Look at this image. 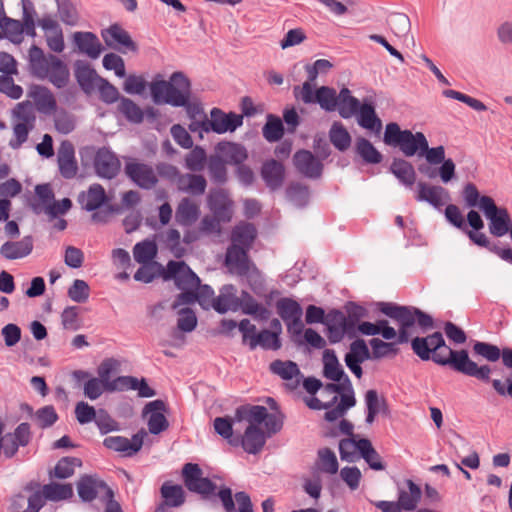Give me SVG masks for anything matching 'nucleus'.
<instances>
[{
	"label": "nucleus",
	"instance_id": "nucleus-50",
	"mask_svg": "<svg viewBox=\"0 0 512 512\" xmlns=\"http://www.w3.org/2000/svg\"><path fill=\"white\" fill-rule=\"evenodd\" d=\"M339 94L334 88L321 86L316 90V101L320 107L327 111H335L338 106Z\"/></svg>",
	"mask_w": 512,
	"mask_h": 512
},
{
	"label": "nucleus",
	"instance_id": "nucleus-6",
	"mask_svg": "<svg viewBox=\"0 0 512 512\" xmlns=\"http://www.w3.org/2000/svg\"><path fill=\"white\" fill-rule=\"evenodd\" d=\"M234 418L237 421L253 422L258 426L263 423L268 437L279 432L283 426L280 413H269L266 407L260 405H242L236 409Z\"/></svg>",
	"mask_w": 512,
	"mask_h": 512
},
{
	"label": "nucleus",
	"instance_id": "nucleus-26",
	"mask_svg": "<svg viewBox=\"0 0 512 512\" xmlns=\"http://www.w3.org/2000/svg\"><path fill=\"white\" fill-rule=\"evenodd\" d=\"M73 41L81 53L92 59L98 58L103 49L98 37L92 32H75Z\"/></svg>",
	"mask_w": 512,
	"mask_h": 512
},
{
	"label": "nucleus",
	"instance_id": "nucleus-41",
	"mask_svg": "<svg viewBox=\"0 0 512 512\" xmlns=\"http://www.w3.org/2000/svg\"><path fill=\"white\" fill-rule=\"evenodd\" d=\"M391 172L406 187L411 188L416 180L413 165L407 160L395 158L390 166Z\"/></svg>",
	"mask_w": 512,
	"mask_h": 512
},
{
	"label": "nucleus",
	"instance_id": "nucleus-2",
	"mask_svg": "<svg viewBox=\"0 0 512 512\" xmlns=\"http://www.w3.org/2000/svg\"><path fill=\"white\" fill-rule=\"evenodd\" d=\"M182 478L185 487L190 492L200 495L202 500L215 501L216 497H219L226 512H235L232 490L229 487H222L217 492V485L209 478L203 477V471L198 464L186 463L182 468ZM235 500L239 512H253L250 496L246 492H237Z\"/></svg>",
	"mask_w": 512,
	"mask_h": 512
},
{
	"label": "nucleus",
	"instance_id": "nucleus-53",
	"mask_svg": "<svg viewBox=\"0 0 512 512\" xmlns=\"http://www.w3.org/2000/svg\"><path fill=\"white\" fill-rule=\"evenodd\" d=\"M44 496L47 500L60 501L67 500L73 496L71 484H61L52 482L43 486Z\"/></svg>",
	"mask_w": 512,
	"mask_h": 512
},
{
	"label": "nucleus",
	"instance_id": "nucleus-48",
	"mask_svg": "<svg viewBox=\"0 0 512 512\" xmlns=\"http://www.w3.org/2000/svg\"><path fill=\"white\" fill-rule=\"evenodd\" d=\"M365 403L367 408L366 423L372 424L376 416L387 409L386 400L379 398L376 390H368L365 394Z\"/></svg>",
	"mask_w": 512,
	"mask_h": 512
},
{
	"label": "nucleus",
	"instance_id": "nucleus-59",
	"mask_svg": "<svg viewBox=\"0 0 512 512\" xmlns=\"http://www.w3.org/2000/svg\"><path fill=\"white\" fill-rule=\"evenodd\" d=\"M369 359H372L371 352L366 342L363 339H356L350 344L349 352L346 353L344 361L363 363Z\"/></svg>",
	"mask_w": 512,
	"mask_h": 512
},
{
	"label": "nucleus",
	"instance_id": "nucleus-13",
	"mask_svg": "<svg viewBox=\"0 0 512 512\" xmlns=\"http://www.w3.org/2000/svg\"><path fill=\"white\" fill-rule=\"evenodd\" d=\"M147 435L144 429H141L138 433L128 439L123 436H109L103 441V445L111 450L117 452H124L126 455H132L138 452L143 445L144 437Z\"/></svg>",
	"mask_w": 512,
	"mask_h": 512
},
{
	"label": "nucleus",
	"instance_id": "nucleus-28",
	"mask_svg": "<svg viewBox=\"0 0 512 512\" xmlns=\"http://www.w3.org/2000/svg\"><path fill=\"white\" fill-rule=\"evenodd\" d=\"M29 96L33 99L37 110L41 113L50 114L57 108L53 93L45 86H32L29 91Z\"/></svg>",
	"mask_w": 512,
	"mask_h": 512
},
{
	"label": "nucleus",
	"instance_id": "nucleus-38",
	"mask_svg": "<svg viewBox=\"0 0 512 512\" xmlns=\"http://www.w3.org/2000/svg\"><path fill=\"white\" fill-rule=\"evenodd\" d=\"M343 316L344 313L337 309H333L326 314L324 325L330 343H339L344 338Z\"/></svg>",
	"mask_w": 512,
	"mask_h": 512
},
{
	"label": "nucleus",
	"instance_id": "nucleus-12",
	"mask_svg": "<svg viewBox=\"0 0 512 512\" xmlns=\"http://www.w3.org/2000/svg\"><path fill=\"white\" fill-rule=\"evenodd\" d=\"M77 490L82 501L91 502L101 492H104L103 500H105L107 498V490L112 489L96 475H83L77 483Z\"/></svg>",
	"mask_w": 512,
	"mask_h": 512
},
{
	"label": "nucleus",
	"instance_id": "nucleus-18",
	"mask_svg": "<svg viewBox=\"0 0 512 512\" xmlns=\"http://www.w3.org/2000/svg\"><path fill=\"white\" fill-rule=\"evenodd\" d=\"M270 371L278 375L280 378L286 381H290L287 383L289 389L294 390L300 384L301 372L298 365L290 360L282 361V360H274L269 365Z\"/></svg>",
	"mask_w": 512,
	"mask_h": 512
},
{
	"label": "nucleus",
	"instance_id": "nucleus-23",
	"mask_svg": "<svg viewBox=\"0 0 512 512\" xmlns=\"http://www.w3.org/2000/svg\"><path fill=\"white\" fill-rule=\"evenodd\" d=\"M323 366V375L325 378L334 382H340L341 380H344L348 387L351 388V381L340 365L334 350H324Z\"/></svg>",
	"mask_w": 512,
	"mask_h": 512
},
{
	"label": "nucleus",
	"instance_id": "nucleus-51",
	"mask_svg": "<svg viewBox=\"0 0 512 512\" xmlns=\"http://www.w3.org/2000/svg\"><path fill=\"white\" fill-rule=\"evenodd\" d=\"M360 455L373 470H383L385 468L382 463L381 456L374 449L369 439H360Z\"/></svg>",
	"mask_w": 512,
	"mask_h": 512
},
{
	"label": "nucleus",
	"instance_id": "nucleus-60",
	"mask_svg": "<svg viewBox=\"0 0 512 512\" xmlns=\"http://www.w3.org/2000/svg\"><path fill=\"white\" fill-rule=\"evenodd\" d=\"M118 109L129 122L138 124L144 119L142 109L129 98L122 97Z\"/></svg>",
	"mask_w": 512,
	"mask_h": 512
},
{
	"label": "nucleus",
	"instance_id": "nucleus-39",
	"mask_svg": "<svg viewBox=\"0 0 512 512\" xmlns=\"http://www.w3.org/2000/svg\"><path fill=\"white\" fill-rule=\"evenodd\" d=\"M357 114L358 124L367 130L379 133L382 129V121L377 116L372 104L363 103L360 105Z\"/></svg>",
	"mask_w": 512,
	"mask_h": 512
},
{
	"label": "nucleus",
	"instance_id": "nucleus-17",
	"mask_svg": "<svg viewBox=\"0 0 512 512\" xmlns=\"http://www.w3.org/2000/svg\"><path fill=\"white\" fill-rule=\"evenodd\" d=\"M165 411L166 404L162 400H154L145 405L144 413H150L148 429L151 434L157 435L168 428L169 423L163 413Z\"/></svg>",
	"mask_w": 512,
	"mask_h": 512
},
{
	"label": "nucleus",
	"instance_id": "nucleus-4",
	"mask_svg": "<svg viewBox=\"0 0 512 512\" xmlns=\"http://www.w3.org/2000/svg\"><path fill=\"white\" fill-rule=\"evenodd\" d=\"M29 70L34 77L48 79L56 88H64L70 78L67 65L53 54H44L43 50L32 45L29 49Z\"/></svg>",
	"mask_w": 512,
	"mask_h": 512
},
{
	"label": "nucleus",
	"instance_id": "nucleus-61",
	"mask_svg": "<svg viewBox=\"0 0 512 512\" xmlns=\"http://www.w3.org/2000/svg\"><path fill=\"white\" fill-rule=\"evenodd\" d=\"M317 465L320 471L328 474H335L339 465L335 453L330 448L318 450Z\"/></svg>",
	"mask_w": 512,
	"mask_h": 512
},
{
	"label": "nucleus",
	"instance_id": "nucleus-30",
	"mask_svg": "<svg viewBox=\"0 0 512 512\" xmlns=\"http://www.w3.org/2000/svg\"><path fill=\"white\" fill-rule=\"evenodd\" d=\"M466 235L469 239L479 247L486 248L490 252L497 255L503 261L512 265V249L511 248H501L497 244H493L490 242L488 237L479 231L466 230Z\"/></svg>",
	"mask_w": 512,
	"mask_h": 512
},
{
	"label": "nucleus",
	"instance_id": "nucleus-54",
	"mask_svg": "<svg viewBox=\"0 0 512 512\" xmlns=\"http://www.w3.org/2000/svg\"><path fill=\"white\" fill-rule=\"evenodd\" d=\"M0 28L5 36L13 43H21L23 40L24 27L19 20L4 17L0 20Z\"/></svg>",
	"mask_w": 512,
	"mask_h": 512
},
{
	"label": "nucleus",
	"instance_id": "nucleus-42",
	"mask_svg": "<svg viewBox=\"0 0 512 512\" xmlns=\"http://www.w3.org/2000/svg\"><path fill=\"white\" fill-rule=\"evenodd\" d=\"M217 151L227 162L236 165H241L248 157L245 147L233 142H220L217 145Z\"/></svg>",
	"mask_w": 512,
	"mask_h": 512
},
{
	"label": "nucleus",
	"instance_id": "nucleus-56",
	"mask_svg": "<svg viewBox=\"0 0 512 512\" xmlns=\"http://www.w3.org/2000/svg\"><path fill=\"white\" fill-rule=\"evenodd\" d=\"M133 255L136 262L148 264L156 257L157 246L153 241L144 240L134 246Z\"/></svg>",
	"mask_w": 512,
	"mask_h": 512
},
{
	"label": "nucleus",
	"instance_id": "nucleus-36",
	"mask_svg": "<svg viewBox=\"0 0 512 512\" xmlns=\"http://www.w3.org/2000/svg\"><path fill=\"white\" fill-rule=\"evenodd\" d=\"M164 501L158 505V510L165 511L166 507H179L185 502V493L182 486L165 482L160 489Z\"/></svg>",
	"mask_w": 512,
	"mask_h": 512
},
{
	"label": "nucleus",
	"instance_id": "nucleus-16",
	"mask_svg": "<svg viewBox=\"0 0 512 512\" xmlns=\"http://www.w3.org/2000/svg\"><path fill=\"white\" fill-rule=\"evenodd\" d=\"M249 249L230 245L226 251L225 264L229 270L239 276H245L250 270V261L248 257Z\"/></svg>",
	"mask_w": 512,
	"mask_h": 512
},
{
	"label": "nucleus",
	"instance_id": "nucleus-10",
	"mask_svg": "<svg viewBox=\"0 0 512 512\" xmlns=\"http://www.w3.org/2000/svg\"><path fill=\"white\" fill-rule=\"evenodd\" d=\"M125 174L142 189H152L158 183L154 168L146 163L131 160L125 164Z\"/></svg>",
	"mask_w": 512,
	"mask_h": 512
},
{
	"label": "nucleus",
	"instance_id": "nucleus-14",
	"mask_svg": "<svg viewBox=\"0 0 512 512\" xmlns=\"http://www.w3.org/2000/svg\"><path fill=\"white\" fill-rule=\"evenodd\" d=\"M207 203L213 215L222 220L223 223L231 220L233 214V202L225 190H212L208 195Z\"/></svg>",
	"mask_w": 512,
	"mask_h": 512
},
{
	"label": "nucleus",
	"instance_id": "nucleus-8",
	"mask_svg": "<svg viewBox=\"0 0 512 512\" xmlns=\"http://www.w3.org/2000/svg\"><path fill=\"white\" fill-rule=\"evenodd\" d=\"M161 275L164 280H174L181 293L194 291L200 284L199 277L183 261L170 260L166 269H162Z\"/></svg>",
	"mask_w": 512,
	"mask_h": 512
},
{
	"label": "nucleus",
	"instance_id": "nucleus-24",
	"mask_svg": "<svg viewBox=\"0 0 512 512\" xmlns=\"http://www.w3.org/2000/svg\"><path fill=\"white\" fill-rule=\"evenodd\" d=\"M107 201L105 189L97 183L90 185L87 191L81 192L78 196L81 207L89 212L98 210Z\"/></svg>",
	"mask_w": 512,
	"mask_h": 512
},
{
	"label": "nucleus",
	"instance_id": "nucleus-63",
	"mask_svg": "<svg viewBox=\"0 0 512 512\" xmlns=\"http://www.w3.org/2000/svg\"><path fill=\"white\" fill-rule=\"evenodd\" d=\"M58 14L61 21L69 26H75L78 23V12L70 0H56Z\"/></svg>",
	"mask_w": 512,
	"mask_h": 512
},
{
	"label": "nucleus",
	"instance_id": "nucleus-32",
	"mask_svg": "<svg viewBox=\"0 0 512 512\" xmlns=\"http://www.w3.org/2000/svg\"><path fill=\"white\" fill-rule=\"evenodd\" d=\"M417 187V201L428 202L432 206L438 208L444 204L443 198H448V192L442 186L429 185L425 182H419Z\"/></svg>",
	"mask_w": 512,
	"mask_h": 512
},
{
	"label": "nucleus",
	"instance_id": "nucleus-34",
	"mask_svg": "<svg viewBox=\"0 0 512 512\" xmlns=\"http://www.w3.org/2000/svg\"><path fill=\"white\" fill-rule=\"evenodd\" d=\"M207 181L204 176L194 173H185L179 176L178 190L193 196H201L205 193Z\"/></svg>",
	"mask_w": 512,
	"mask_h": 512
},
{
	"label": "nucleus",
	"instance_id": "nucleus-7",
	"mask_svg": "<svg viewBox=\"0 0 512 512\" xmlns=\"http://www.w3.org/2000/svg\"><path fill=\"white\" fill-rule=\"evenodd\" d=\"M479 209L489 220V232L495 237H502L511 230V218L508 210L497 207L492 197L483 195L480 199Z\"/></svg>",
	"mask_w": 512,
	"mask_h": 512
},
{
	"label": "nucleus",
	"instance_id": "nucleus-40",
	"mask_svg": "<svg viewBox=\"0 0 512 512\" xmlns=\"http://www.w3.org/2000/svg\"><path fill=\"white\" fill-rule=\"evenodd\" d=\"M407 490L401 489L398 493V503L401 509L413 511L420 501L422 492L420 487L411 479L406 480Z\"/></svg>",
	"mask_w": 512,
	"mask_h": 512
},
{
	"label": "nucleus",
	"instance_id": "nucleus-64",
	"mask_svg": "<svg viewBox=\"0 0 512 512\" xmlns=\"http://www.w3.org/2000/svg\"><path fill=\"white\" fill-rule=\"evenodd\" d=\"M287 198L298 207H303L309 200V190L306 185L292 183L286 190Z\"/></svg>",
	"mask_w": 512,
	"mask_h": 512
},
{
	"label": "nucleus",
	"instance_id": "nucleus-45",
	"mask_svg": "<svg viewBox=\"0 0 512 512\" xmlns=\"http://www.w3.org/2000/svg\"><path fill=\"white\" fill-rule=\"evenodd\" d=\"M257 346L265 350H278L281 348V340L268 329L260 331L257 335H252L249 341V347L254 350Z\"/></svg>",
	"mask_w": 512,
	"mask_h": 512
},
{
	"label": "nucleus",
	"instance_id": "nucleus-35",
	"mask_svg": "<svg viewBox=\"0 0 512 512\" xmlns=\"http://www.w3.org/2000/svg\"><path fill=\"white\" fill-rule=\"evenodd\" d=\"M213 308L218 313L237 311L240 308L239 297L236 296V288L233 285H224L218 297L215 298Z\"/></svg>",
	"mask_w": 512,
	"mask_h": 512
},
{
	"label": "nucleus",
	"instance_id": "nucleus-3",
	"mask_svg": "<svg viewBox=\"0 0 512 512\" xmlns=\"http://www.w3.org/2000/svg\"><path fill=\"white\" fill-rule=\"evenodd\" d=\"M377 307L381 313L397 322L399 326L397 343L399 344L410 341L415 324L423 332L434 328L432 316L417 307L402 306L393 302H379ZM379 330V334L386 340H392L397 336L396 330L391 326Z\"/></svg>",
	"mask_w": 512,
	"mask_h": 512
},
{
	"label": "nucleus",
	"instance_id": "nucleus-37",
	"mask_svg": "<svg viewBox=\"0 0 512 512\" xmlns=\"http://www.w3.org/2000/svg\"><path fill=\"white\" fill-rule=\"evenodd\" d=\"M241 311L246 315H251L259 321H267L271 315V311L262 304L258 303L248 292L242 291L239 297Z\"/></svg>",
	"mask_w": 512,
	"mask_h": 512
},
{
	"label": "nucleus",
	"instance_id": "nucleus-57",
	"mask_svg": "<svg viewBox=\"0 0 512 512\" xmlns=\"http://www.w3.org/2000/svg\"><path fill=\"white\" fill-rule=\"evenodd\" d=\"M262 133L268 142H276L284 135V127L281 119L277 116L269 114L267 122L263 126Z\"/></svg>",
	"mask_w": 512,
	"mask_h": 512
},
{
	"label": "nucleus",
	"instance_id": "nucleus-25",
	"mask_svg": "<svg viewBox=\"0 0 512 512\" xmlns=\"http://www.w3.org/2000/svg\"><path fill=\"white\" fill-rule=\"evenodd\" d=\"M33 250V239L25 236L20 241H7L0 247V255L8 260L20 259L28 256Z\"/></svg>",
	"mask_w": 512,
	"mask_h": 512
},
{
	"label": "nucleus",
	"instance_id": "nucleus-31",
	"mask_svg": "<svg viewBox=\"0 0 512 512\" xmlns=\"http://www.w3.org/2000/svg\"><path fill=\"white\" fill-rule=\"evenodd\" d=\"M75 77L81 89L89 94L102 79L96 71L86 62L77 61L75 64Z\"/></svg>",
	"mask_w": 512,
	"mask_h": 512
},
{
	"label": "nucleus",
	"instance_id": "nucleus-52",
	"mask_svg": "<svg viewBox=\"0 0 512 512\" xmlns=\"http://www.w3.org/2000/svg\"><path fill=\"white\" fill-rule=\"evenodd\" d=\"M329 138L333 146L339 151L347 150L351 145V136L340 122H335L329 131Z\"/></svg>",
	"mask_w": 512,
	"mask_h": 512
},
{
	"label": "nucleus",
	"instance_id": "nucleus-22",
	"mask_svg": "<svg viewBox=\"0 0 512 512\" xmlns=\"http://www.w3.org/2000/svg\"><path fill=\"white\" fill-rule=\"evenodd\" d=\"M249 425L245 429L241 437V445L243 449L249 454H257L264 447L267 435L262 431L259 426L253 422H248Z\"/></svg>",
	"mask_w": 512,
	"mask_h": 512
},
{
	"label": "nucleus",
	"instance_id": "nucleus-1",
	"mask_svg": "<svg viewBox=\"0 0 512 512\" xmlns=\"http://www.w3.org/2000/svg\"><path fill=\"white\" fill-rule=\"evenodd\" d=\"M411 347L421 360H432L438 365L449 366L454 371L483 383L491 382L498 395H508L512 398V382L509 378L506 379L507 386L499 379L491 380L492 368L488 364L478 365L469 358L465 349H451L446 345L441 332L437 331L426 337H415L411 340Z\"/></svg>",
	"mask_w": 512,
	"mask_h": 512
},
{
	"label": "nucleus",
	"instance_id": "nucleus-11",
	"mask_svg": "<svg viewBox=\"0 0 512 512\" xmlns=\"http://www.w3.org/2000/svg\"><path fill=\"white\" fill-rule=\"evenodd\" d=\"M93 165L96 174L105 179L115 178L121 168V163L117 155L106 147L97 150Z\"/></svg>",
	"mask_w": 512,
	"mask_h": 512
},
{
	"label": "nucleus",
	"instance_id": "nucleus-44",
	"mask_svg": "<svg viewBox=\"0 0 512 512\" xmlns=\"http://www.w3.org/2000/svg\"><path fill=\"white\" fill-rule=\"evenodd\" d=\"M360 105V101L356 97L352 96L351 91L347 87H343L340 90L336 110H338L339 115L342 118L348 119L353 115H356Z\"/></svg>",
	"mask_w": 512,
	"mask_h": 512
},
{
	"label": "nucleus",
	"instance_id": "nucleus-55",
	"mask_svg": "<svg viewBox=\"0 0 512 512\" xmlns=\"http://www.w3.org/2000/svg\"><path fill=\"white\" fill-rule=\"evenodd\" d=\"M356 152L369 164H378L382 161V154L366 138H358L356 141Z\"/></svg>",
	"mask_w": 512,
	"mask_h": 512
},
{
	"label": "nucleus",
	"instance_id": "nucleus-15",
	"mask_svg": "<svg viewBox=\"0 0 512 512\" xmlns=\"http://www.w3.org/2000/svg\"><path fill=\"white\" fill-rule=\"evenodd\" d=\"M293 164L300 174L311 179L319 178L323 171L321 161L312 152L304 149L294 154Z\"/></svg>",
	"mask_w": 512,
	"mask_h": 512
},
{
	"label": "nucleus",
	"instance_id": "nucleus-58",
	"mask_svg": "<svg viewBox=\"0 0 512 512\" xmlns=\"http://www.w3.org/2000/svg\"><path fill=\"white\" fill-rule=\"evenodd\" d=\"M120 366L121 363L113 357L104 359L98 366L97 374L98 377L104 381L106 392H112L109 388L110 384L113 383V380H111V375L118 372Z\"/></svg>",
	"mask_w": 512,
	"mask_h": 512
},
{
	"label": "nucleus",
	"instance_id": "nucleus-20",
	"mask_svg": "<svg viewBox=\"0 0 512 512\" xmlns=\"http://www.w3.org/2000/svg\"><path fill=\"white\" fill-rule=\"evenodd\" d=\"M60 174L66 179L75 177L78 166L75 159V150L71 142L63 141L57 154Z\"/></svg>",
	"mask_w": 512,
	"mask_h": 512
},
{
	"label": "nucleus",
	"instance_id": "nucleus-62",
	"mask_svg": "<svg viewBox=\"0 0 512 512\" xmlns=\"http://www.w3.org/2000/svg\"><path fill=\"white\" fill-rule=\"evenodd\" d=\"M81 465L82 461L77 457H63L57 462L53 476L58 479L69 478L74 474L75 467Z\"/></svg>",
	"mask_w": 512,
	"mask_h": 512
},
{
	"label": "nucleus",
	"instance_id": "nucleus-46",
	"mask_svg": "<svg viewBox=\"0 0 512 512\" xmlns=\"http://www.w3.org/2000/svg\"><path fill=\"white\" fill-rule=\"evenodd\" d=\"M276 311L284 323L296 317H302L303 310L300 304L288 297H283L276 302Z\"/></svg>",
	"mask_w": 512,
	"mask_h": 512
},
{
	"label": "nucleus",
	"instance_id": "nucleus-27",
	"mask_svg": "<svg viewBox=\"0 0 512 512\" xmlns=\"http://www.w3.org/2000/svg\"><path fill=\"white\" fill-rule=\"evenodd\" d=\"M407 157L415 154H421L422 150H427V139L422 132L412 133L410 130H404L403 137L397 146Z\"/></svg>",
	"mask_w": 512,
	"mask_h": 512
},
{
	"label": "nucleus",
	"instance_id": "nucleus-43",
	"mask_svg": "<svg viewBox=\"0 0 512 512\" xmlns=\"http://www.w3.org/2000/svg\"><path fill=\"white\" fill-rule=\"evenodd\" d=\"M256 234V229L251 223L237 225L231 233V244L238 247H245L250 250L256 238Z\"/></svg>",
	"mask_w": 512,
	"mask_h": 512
},
{
	"label": "nucleus",
	"instance_id": "nucleus-21",
	"mask_svg": "<svg viewBox=\"0 0 512 512\" xmlns=\"http://www.w3.org/2000/svg\"><path fill=\"white\" fill-rule=\"evenodd\" d=\"M101 36L110 48L119 49L123 46L130 51L136 50V45L129 33L118 24H112L109 28L102 30Z\"/></svg>",
	"mask_w": 512,
	"mask_h": 512
},
{
	"label": "nucleus",
	"instance_id": "nucleus-19",
	"mask_svg": "<svg viewBox=\"0 0 512 512\" xmlns=\"http://www.w3.org/2000/svg\"><path fill=\"white\" fill-rule=\"evenodd\" d=\"M214 300L213 289L209 285H201L200 283L194 291L180 293L174 307L178 304H192L198 302L202 308L209 309L213 307Z\"/></svg>",
	"mask_w": 512,
	"mask_h": 512
},
{
	"label": "nucleus",
	"instance_id": "nucleus-29",
	"mask_svg": "<svg viewBox=\"0 0 512 512\" xmlns=\"http://www.w3.org/2000/svg\"><path fill=\"white\" fill-rule=\"evenodd\" d=\"M200 216V208L192 199L185 197L180 200L175 212V221L183 227L193 225Z\"/></svg>",
	"mask_w": 512,
	"mask_h": 512
},
{
	"label": "nucleus",
	"instance_id": "nucleus-49",
	"mask_svg": "<svg viewBox=\"0 0 512 512\" xmlns=\"http://www.w3.org/2000/svg\"><path fill=\"white\" fill-rule=\"evenodd\" d=\"M369 344L372 349L370 351L372 360L392 358L395 357L399 352V348L395 342H385L379 338H372L369 341Z\"/></svg>",
	"mask_w": 512,
	"mask_h": 512
},
{
	"label": "nucleus",
	"instance_id": "nucleus-47",
	"mask_svg": "<svg viewBox=\"0 0 512 512\" xmlns=\"http://www.w3.org/2000/svg\"><path fill=\"white\" fill-rule=\"evenodd\" d=\"M17 116L22 120L17 123L13 128V133L16 138L15 141L10 142V146L14 149L19 148L28 138L29 131L33 128L34 116L29 114L17 113Z\"/></svg>",
	"mask_w": 512,
	"mask_h": 512
},
{
	"label": "nucleus",
	"instance_id": "nucleus-9",
	"mask_svg": "<svg viewBox=\"0 0 512 512\" xmlns=\"http://www.w3.org/2000/svg\"><path fill=\"white\" fill-rule=\"evenodd\" d=\"M243 124V115L234 112L225 113L220 108H213L210 111V119L203 120L202 125L204 132L213 131L217 134H224L226 132H234Z\"/></svg>",
	"mask_w": 512,
	"mask_h": 512
},
{
	"label": "nucleus",
	"instance_id": "nucleus-33",
	"mask_svg": "<svg viewBox=\"0 0 512 512\" xmlns=\"http://www.w3.org/2000/svg\"><path fill=\"white\" fill-rule=\"evenodd\" d=\"M284 173L283 164L274 159L266 161L261 169L262 178L271 190H276L282 186Z\"/></svg>",
	"mask_w": 512,
	"mask_h": 512
},
{
	"label": "nucleus",
	"instance_id": "nucleus-5",
	"mask_svg": "<svg viewBox=\"0 0 512 512\" xmlns=\"http://www.w3.org/2000/svg\"><path fill=\"white\" fill-rule=\"evenodd\" d=\"M150 91L155 104L190 107L191 82L183 72L172 73L169 81L158 80L152 82Z\"/></svg>",
	"mask_w": 512,
	"mask_h": 512
}]
</instances>
